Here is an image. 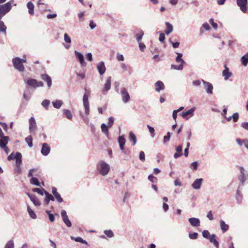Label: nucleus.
Segmentation results:
<instances>
[{
  "instance_id": "nucleus-1",
  "label": "nucleus",
  "mask_w": 248,
  "mask_h": 248,
  "mask_svg": "<svg viewBox=\"0 0 248 248\" xmlns=\"http://www.w3.org/2000/svg\"><path fill=\"white\" fill-rule=\"evenodd\" d=\"M14 67L20 72L24 71V66L23 64V63L26 62V56H23V58L20 59L19 57H16L13 59L12 60Z\"/></svg>"
},
{
  "instance_id": "nucleus-2",
  "label": "nucleus",
  "mask_w": 248,
  "mask_h": 248,
  "mask_svg": "<svg viewBox=\"0 0 248 248\" xmlns=\"http://www.w3.org/2000/svg\"><path fill=\"white\" fill-rule=\"evenodd\" d=\"M98 169L102 175L105 176L108 173L110 170V166L108 164L101 160L98 163Z\"/></svg>"
},
{
  "instance_id": "nucleus-3",
  "label": "nucleus",
  "mask_w": 248,
  "mask_h": 248,
  "mask_svg": "<svg viewBox=\"0 0 248 248\" xmlns=\"http://www.w3.org/2000/svg\"><path fill=\"white\" fill-rule=\"evenodd\" d=\"M11 8L12 4L10 2L0 5V20L11 10Z\"/></svg>"
},
{
  "instance_id": "nucleus-4",
  "label": "nucleus",
  "mask_w": 248,
  "mask_h": 248,
  "mask_svg": "<svg viewBox=\"0 0 248 248\" xmlns=\"http://www.w3.org/2000/svg\"><path fill=\"white\" fill-rule=\"evenodd\" d=\"M25 81L28 85L33 88L43 87L44 86L43 82L38 81L34 78H28Z\"/></svg>"
},
{
  "instance_id": "nucleus-5",
  "label": "nucleus",
  "mask_w": 248,
  "mask_h": 248,
  "mask_svg": "<svg viewBox=\"0 0 248 248\" xmlns=\"http://www.w3.org/2000/svg\"><path fill=\"white\" fill-rule=\"evenodd\" d=\"M195 109V107H193L186 112H183L181 114V116L186 120H188L194 116Z\"/></svg>"
},
{
  "instance_id": "nucleus-6",
  "label": "nucleus",
  "mask_w": 248,
  "mask_h": 248,
  "mask_svg": "<svg viewBox=\"0 0 248 248\" xmlns=\"http://www.w3.org/2000/svg\"><path fill=\"white\" fill-rule=\"evenodd\" d=\"M83 106L85 108V113L88 115L90 113V105L88 101V95L86 93H84L83 97Z\"/></svg>"
},
{
  "instance_id": "nucleus-7",
  "label": "nucleus",
  "mask_w": 248,
  "mask_h": 248,
  "mask_svg": "<svg viewBox=\"0 0 248 248\" xmlns=\"http://www.w3.org/2000/svg\"><path fill=\"white\" fill-rule=\"evenodd\" d=\"M121 94L122 95V101L124 103H127L129 101L130 97L125 88H123L121 89Z\"/></svg>"
},
{
  "instance_id": "nucleus-8",
  "label": "nucleus",
  "mask_w": 248,
  "mask_h": 248,
  "mask_svg": "<svg viewBox=\"0 0 248 248\" xmlns=\"http://www.w3.org/2000/svg\"><path fill=\"white\" fill-rule=\"evenodd\" d=\"M202 82L203 84V87L205 89L206 93L209 95H211L213 94V86L212 84L207 81H206L204 80H202Z\"/></svg>"
},
{
  "instance_id": "nucleus-9",
  "label": "nucleus",
  "mask_w": 248,
  "mask_h": 248,
  "mask_svg": "<svg viewBox=\"0 0 248 248\" xmlns=\"http://www.w3.org/2000/svg\"><path fill=\"white\" fill-rule=\"evenodd\" d=\"M17 159L16 160L15 170L17 173L20 174L22 171L21 168L20 167V165L22 163V155L17 154Z\"/></svg>"
},
{
  "instance_id": "nucleus-10",
  "label": "nucleus",
  "mask_w": 248,
  "mask_h": 248,
  "mask_svg": "<svg viewBox=\"0 0 248 248\" xmlns=\"http://www.w3.org/2000/svg\"><path fill=\"white\" fill-rule=\"evenodd\" d=\"M61 216L63 222L68 227H70L72 226V223L69 219L67 215L66 212L65 210H62L61 212Z\"/></svg>"
},
{
  "instance_id": "nucleus-11",
  "label": "nucleus",
  "mask_w": 248,
  "mask_h": 248,
  "mask_svg": "<svg viewBox=\"0 0 248 248\" xmlns=\"http://www.w3.org/2000/svg\"><path fill=\"white\" fill-rule=\"evenodd\" d=\"M74 52L76 58L78 60L81 65L83 66H86V62L84 61L83 54L80 52L77 51V50H75Z\"/></svg>"
},
{
  "instance_id": "nucleus-12",
  "label": "nucleus",
  "mask_w": 248,
  "mask_h": 248,
  "mask_svg": "<svg viewBox=\"0 0 248 248\" xmlns=\"http://www.w3.org/2000/svg\"><path fill=\"white\" fill-rule=\"evenodd\" d=\"M50 151V147L46 143H44L42 144V149L41 150V154L45 156L47 155Z\"/></svg>"
},
{
  "instance_id": "nucleus-13",
  "label": "nucleus",
  "mask_w": 248,
  "mask_h": 248,
  "mask_svg": "<svg viewBox=\"0 0 248 248\" xmlns=\"http://www.w3.org/2000/svg\"><path fill=\"white\" fill-rule=\"evenodd\" d=\"M237 4L243 13H246L247 12V0H237Z\"/></svg>"
},
{
  "instance_id": "nucleus-14",
  "label": "nucleus",
  "mask_w": 248,
  "mask_h": 248,
  "mask_svg": "<svg viewBox=\"0 0 248 248\" xmlns=\"http://www.w3.org/2000/svg\"><path fill=\"white\" fill-rule=\"evenodd\" d=\"M37 128L36 123L34 117H31L29 120V130L30 133L33 132Z\"/></svg>"
},
{
  "instance_id": "nucleus-15",
  "label": "nucleus",
  "mask_w": 248,
  "mask_h": 248,
  "mask_svg": "<svg viewBox=\"0 0 248 248\" xmlns=\"http://www.w3.org/2000/svg\"><path fill=\"white\" fill-rule=\"evenodd\" d=\"M41 78L47 83V87L50 88L52 86V79L47 74H44L41 75Z\"/></svg>"
},
{
  "instance_id": "nucleus-16",
  "label": "nucleus",
  "mask_w": 248,
  "mask_h": 248,
  "mask_svg": "<svg viewBox=\"0 0 248 248\" xmlns=\"http://www.w3.org/2000/svg\"><path fill=\"white\" fill-rule=\"evenodd\" d=\"M118 141L119 144L120 148L121 151L125 153L124 151V146L125 144V139L124 136H120L118 138Z\"/></svg>"
},
{
  "instance_id": "nucleus-17",
  "label": "nucleus",
  "mask_w": 248,
  "mask_h": 248,
  "mask_svg": "<svg viewBox=\"0 0 248 248\" xmlns=\"http://www.w3.org/2000/svg\"><path fill=\"white\" fill-rule=\"evenodd\" d=\"M203 182L202 178L196 179L192 183V187L195 189H199Z\"/></svg>"
},
{
  "instance_id": "nucleus-18",
  "label": "nucleus",
  "mask_w": 248,
  "mask_h": 248,
  "mask_svg": "<svg viewBox=\"0 0 248 248\" xmlns=\"http://www.w3.org/2000/svg\"><path fill=\"white\" fill-rule=\"evenodd\" d=\"M224 70L222 72V76L224 79L227 80L232 76V73L229 72V68L226 65H224Z\"/></svg>"
},
{
  "instance_id": "nucleus-19",
  "label": "nucleus",
  "mask_w": 248,
  "mask_h": 248,
  "mask_svg": "<svg viewBox=\"0 0 248 248\" xmlns=\"http://www.w3.org/2000/svg\"><path fill=\"white\" fill-rule=\"evenodd\" d=\"M111 77H109L106 81V83L104 85V87L103 90L102 91L103 93L104 94L106 93L108 90H110L111 87Z\"/></svg>"
},
{
  "instance_id": "nucleus-20",
  "label": "nucleus",
  "mask_w": 248,
  "mask_h": 248,
  "mask_svg": "<svg viewBox=\"0 0 248 248\" xmlns=\"http://www.w3.org/2000/svg\"><path fill=\"white\" fill-rule=\"evenodd\" d=\"M28 196L30 198L31 201L33 202V203L37 206H40L41 205V202L39 201V199L34 195H31L29 193H27Z\"/></svg>"
},
{
  "instance_id": "nucleus-21",
  "label": "nucleus",
  "mask_w": 248,
  "mask_h": 248,
  "mask_svg": "<svg viewBox=\"0 0 248 248\" xmlns=\"http://www.w3.org/2000/svg\"><path fill=\"white\" fill-rule=\"evenodd\" d=\"M188 221L193 227H198L200 225V220L198 218L191 217L188 219Z\"/></svg>"
},
{
  "instance_id": "nucleus-22",
  "label": "nucleus",
  "mask_w": 248,
  "mask_h": 248,
  "mask_svg": "<svg viewBox=\"0 0 248 248\" xmlns=\"http://www.w3.org/2000/svg\"><path fill=\"white\" fill-rule=\"evenodd\" d=\"M97 69L101 75L104 74L106 71V67L104 62H101L98 63L97 65Z\"/></svg>"
},
{
  "instance_id": "nucleus-23",
  "label": "nucleus",
  "mask_w": 248,
  "mask_h": 248,
  "mask_svg": "<svg viewBox=\"0 0 248 248\" xmlns=\"http://www.w3.org/2000/svg\"><path fill=\"white\" fill-rule=\"evenodd\" d=\"M240 175L239 177V180L240 181L242 185H243L245 181H246V179L245 178V169L243 167H240Z\"/></svg>"
},
{
  "instance_id": "nucleus-24",
  "label": "nucleus",
  "mask_w": 248,
  "mask_h": 248,
  "mask_svg": "<svg viewBox=\"0 0 248 248\" xmlns=\"http://www.w3.org/2000/svg\"><path fill=\"white\" fill-rule=\"evenodd\" d=\"M155 91L159 92L160 91L163 90L165 88V86L163 83L160 80L157 81L155 84Z\"/></svg>"
},
{
  "instance_id": "nucleus-25",
  "label": "nucleus",
  "mask_w": 248,
  "mask_h": 248,
  "mask_svg": "<svg viewBox=\"0 0 248 248\" xmlns=\"http://www.w3.org/2000/svg\"><path fill=\"white\" fill-rule=\"evenodd\" d=\"M39 171H38L37 169H31L30 170L28 176L29 177H37L39 175Z\"/></svg>"
},
{
  "instance_id": "nucleus-26",
  "label": "nucleus",
  "mask_w": 248,
  "mask_h": 248,
  "mask_svg": "<svg viewBox=\"0 0 248 248\" xmlns=\"http://www.w3.org/2000/svg\"><path fill=\"white\" fill-rule=\"evenodd\" d=\"M210 242L213 243L216 248H219V243L216 239V236L215 234H212L210 235L209 238Z\"/></svg>"
},
{
  "instance_id": "nucleus-27",
  "label": "nucleus",
  "mask_w": 248,
  "mask_h": 248,
  "mask_svg": "<svg viewBox=\"0 0 248 248\" xmlns=\"http://www.w3.org/2000/svg\"><path fill=\"white\" fill-rule=\"evenodd\" d=\"M165 25L167 27L164 32L166 35H169L173 31V26L168 22H165Z\"/></svg>"
},
{
  "instance_id": "nucleus-28",
  "label": "nucleus",
  "mask_w": 248,
  "mask_h": 248,
  "mask_svg": "<svg viewBox=\"0 0 248 248\" xmlns=\"http://www.w3.org/2000/svg\"><path fill=\"white\" fill-rule=\"evenodd\" d=\"M44 194L46 195V199L45 200L46 204H48L50 201H54V197L50 194H49L47 191L44 192Z\"/></svg>"
},
{
  "instance_id": "nucleus-29",
  "label": "nucleus",
  "mask_w": 248,
  "mask_h": 248,
  "mask_svg": "<svg viewBox=\"0 0 248 248\" xmlns=\"http://www.w3.org/2000/svg\"><path fill=\"white\" fill-rule=\"evenodd\" d=\"M27 7L28 8L29 14L31 16L34 15V5L32 2L30 1L27 3Z\"/></svg>"
},
{
  "instance_id": "nucleus-30",
  "label": "nucleus",
  "mask_w": 248,
  "mask_h": 248,
  "mask_svg": "<svg viewBox=\"0 0 248 248\" xmlns=\"http://www.w3.org/2000/svg\"><path fill=\"white\" fill-rule=\"evenodd\" d=\"M220 228L223 232H226L229 230V225L225 223L223 220H220Z\"/></svg>"
},
{
  "instance_id": "nucleus-31",
  "label": "nucleus",
  "mask_w": 248,
  "mask_h": 248,
  "mask_svg": "<svg viewBox=\"0 0 248 248\" xmlns=\"http://www.w3.org/2000/svg\"><path fill=\"white\" fill-rule=\"evenodd\" d=\"M241 62L244 66H246L248 63V52L241 59Z\"/></svg>"
},
{
  "instance_id": "nucleus-32",
  "label": "nucleus",
  "mask_w": 248,
  "mask_h": 248,
  "mask_svg": "<svg viewBox=\"0 0 248 248\" xmlns=\"http://www.w3.org/2000/svg\"><path fill=\"white\" fill-rule=\"evenodd\" d=\"M9 137L8 136H6L4 138V139H2L0 140V147L1 148L4 147L6 146L8 142Z\"/></svg>"
},
{
  "instance_id": "nucleus-33",
  "label": "nucleus",
  "mask_w": 248,
  "mask_h": 248,
  "mask_svg": "<svg viewBox=\"0 0 248 248\" xmlns=\"http://www.w3.org/2000/svg\"><path fill=\"white\" fill-rule=\"evenodd\" d=\"M129 139L130 141H133V145H135L137 142V138L135 135L132 132H130L129 134Z\"/></svg>"
},
{
  "instance_id": "nucleus-34",
  "label": "nucleus",
  "mask_w": 248,
  "mask_h": 248,
  "mask_svg": "<svg viewBox=\"0 0 248 248\" xmlns=\"http://www.w3.org/2000/svg\"><path fill=\"white\" fill-rule=\"evenodd\" d=\"M31 178L30 180V183L36 186H40V183L38 179L35 177H31Z\"/></svg>"
},
{
  "instance_id": "nucleus-35",
  "label": "nucleus",
  "mask_w": 248,
  "mask_h": 248,
  "mask_svg": "<svg viewBox=\"0 0 248 248\" xmlns=\"http://www.w3.org/2000/svg\"><path fill=\"white\" fill-rule=\"evenodd\" d=\"M177 56L175 59L176 62L178 63L181 62L180 64H183V65H184V64L185 63V62L182 59L183 54L180 53H177Z\"/></svg>"
},
{
  "instance_id": "nucleus-36",
  "label": "nucleus",
  "mask_w": 248,
  "mask_h": 248,
  "mask_svg": "<svg viewBox=\"0 0 248 248\" xmlns=\"http://www.w3.org/2000/svg\"><path fill=\"white\" fill-rule=\"evenodd\" d=\"M52 105L55 108H60L62 105V102L61 100H57L52 102Z\"/></svg>"
},
{
  "instance_id": "nucleus-37",
  "label": "nucleus",
  "mask_w": 248,
  "mask_h": 248,
  "mask_svg": "<svg viewBox=\"0 0 248 248\" xmlns=\"http://www.w3.org/2000/svg\"><path fill=\"white\" fill-rule=\"evenodd\" d=\"M6 26L4 22L0 20V33L3 32L4 34H6Z\"/></svg>"
},
{
  "instance_id": "nucleus-38",
  "label": "nucleus",
  "mask_w": 248,
  "mask_h": 248,
  "mask_svg": "<svg viewBox=\"0 0 248 248\" xmlns=\"http://www.w3.org/2000/svg\"><path fill=\"white\" fill-rule=\"evenodd\" d=\"M71 238L72 240H74L76 242H79V243H82V244H86V245L87 244V242L86 241L83 240L80 237H73V236H71Z\"/></svg>"
},
{
  "instance_id": "nucleus-39",
  "label": "nucleus",
  "mask_w": 248,
  "mask_h": 248,
  "mask_svg": "<svg viewBox=\"0 0 248 248\" xmlns=\"http://www.w3.org/2000/svg\"><path fill=\"white\" fill-rule=\"evenodd\" d=\"M31 93L29 89H27L23 93V98L26 100H29L31 98Z\"/></svg>"
},
{
  "instance_id": "nucleus-40",
  "label": "nucleus",
  "mask_w": 248,
  "mask_h": 248,
  "mask_svg": "<svg viewBox=\"0 0 248 248\" xmlns=\"http://www.w3.org/2000/svg\"><path fill=\"white\" fill-rule=\"evenodd\" d=\"M27 211L28 212V213L30 215V216L33 219L36 218L37 217L34 211L29 207L28 206L27 207Z\"/></svg>"
},
{
  "instance_id": "nucleus-41",
  "label": "nucleus",
  "mask_w": 248,
  "mask_h": 248,
  "mask_svg": "<svg viewBox=\"0 0 248 248\" xmlns=\"http://www.w3.org/2000/svg\"><path fill=\"white\" fill-rule=\"evenodd\" d=\"M25 141L27 143L30 147H32V138L31 136L30 135L25 138Z\"/></svg>"
},
{
  "instance_id": "nucleus-42",
  "label": "nucleus",
  "mask_w": 248,
  "mask_h": 248,
  "mask_svg": "<svg viewBox=\"0 0 248 248\" xmlns=\"http://www.w3.org/2000/svg\"><path fill=\"white\" fill-rule=\"evenodd\" d=\"M102 132L106 135H108V126L105 124H102L101 125Z\"/></svg>"
},
{
  "instance_id": "nucleus-43",
  "label": "nucleus",
  "mask_w": 248,
  "mask_h": 248,
  "mask_svg": "<svg viewBox=\"0 0 248 248\" xmlns=\"http://www.w3.org/2000/svg\"><path fill=\"white\" fill-rule=\"evenodd\" d=\"M50 103V102L49 100L45 99L42 101L41 105L46 110H47L48 109V106H49Z\"/></svg>"
},
{
  "instance_id": "nucleus-44",
  "label": "nucleus",
  "mask_w": 248,
  "mask_h": 248,
  "mask_svg": "<svg viewBox=\"0 0 248 248\" xmlns=\"http://www.w3.org/2000/svg\"><path fill=\"white\" fill-rule=\"evenodd\" d=\"M63 113L65 115L66 118L68 119H72L73 115L69 110L68 109H64Z\"/></svg>"
},
{
  "instance_id": "nucleus-45",
  "label": "nucleus",
  "mask_w": 248,
  "mask_h": 248,
  "mask_svg": "<svg viewBox=\"0 0 248 248\" xmlns=\"http://www.w3.org/2000/svg\"><path fill=\"white\" fill-rule=\"evenodd\" d=\"M17 154H21L19 152H16V154H15L14 153H12L8 156V160H10L16 159V160L17 157Z\"/></svg>"
},
{
  "instance_id": "nucleus-46",
  "label": "nucleus",
  "mask_w": 248,
  "mask_h": 248,
  "mask_svg": "<svg viewBox=\"0 0 248 248\" xmlns=\"http://www.w3.org/2000/svg\"><path fill=\"white\" fill-rule=\"evenodd\" d=\"M184 65L183 64H180L179 65H176L174 64H171V68L177 70H182L183 69Z\"/></svg>"
},
{
  "instance_id": "nucleus-47",
  "label": "nucleus",
  "mask_w": 248,
  "mask_h": 248,
  "mask_svg": "<svg viewBox=\"0 0 248 248\" xmlns=\"http://www.w3.org/2000/svg\"><path fill=\"white\" fill-rule=\"evenodd\" d=\"M143 35L144 33L142 31H140L139 33L136 34V39L138 42H140Z\"/></svg>"
},
{
  "instance_id": "nucleus-48",
  "label": "nucleus",
  "mask_w": 248,
  "mask_h": 248,
  "mask_svg": "<svg viewBox=\"0 0 248 248\" xmlns=\"http://www.w3.org/2000/svg\"><path fill=\"white\" fill-rule=\"evenodd\" d=\"M46 213L48 216L49 220L53 222L55 220V217L54 215L51 213L50 211L46 210Z\"/></svg>"
},
{
  "instance_id": "nucleus-49",
  "label": "nucleus",
  "mask_w": 248,
  "mask_h": 248,
  "mask_svg": "<svg viewBox=\"0 0 248 248\" xmlns=\"http://www.w3.org/2000/svg\"><path fill=\"white\" fill-rule=\"evenodd\" d=\"M33 192H36L41 195H43L44 192L46 191L44 189H42L39 188H35L33 189Z\"/></svg>"
},
{
  "instance_id": "nucleus-50",
  "label": "nucleus",
  "mask_w": 248,
  "mask_h": 248,
  "mask_svg": "<svg viewBox=\"0 0 248 248\" xmlns=\"http://www.w3.org/2000/svg\"><path fill=\"white\" fill-rule=\"evenodd\" d=\"M64 40L66 43L68 44H70L71 42L70 37L66 33H65L64 34Z\"/></svg>"
},
{
  "instance_id": "nucleus-51",
  "label": "nucleus",
  "mask_w": 248,
  "mask_h": 248,
  "mask_svg": "<svg viewBox=\"0 0 248 248\" xmlns=\"http://www.w3.org/2000/svg\"><path fill=\"white\" fill-rule=\"evenodd\" d=\"M170 132H168L167 133V135L165 136L163 138V143H166V142H168L170 138Z\"/></svg>"
},
{
  "instance_id": "nucleus-52",
  "label": "nucleus",
  "mask_w": 248,
  "mask_h": 248,
  "mask_svg": "<svg viewBox=\"0 0 248 248\" xmlns=\"http://www.w3.org/2000/svg\"><path fill=\"white\" fill-rule=\"evenodd\" d=\"M4 248H14L13 241L10 240L8 241L6 244Z\"/></svg>"
},
{
  "instance_id": "nucleus-53",
  "label": "nucleus",
  "mask_w": 248,
  "mask_h": 248,
  "mask_svg": "<svg viewBox=\"0 0 248 248\" xmlns=\"http://www.w3.org/2000/svg\"><path fill=\"white\" fill-rule=\"evenodd\" d=\"M139 159L142 162H144L145 160V154L143 151H140V152L139 155Z\"/></svg>"
},
{
  "instance_id": "nucleus-54",
  "label": "nucleus",
  "mask_w": 248,
  "mask_h": 248,
  "mask_svg": "<svg viewBox=\"0 0 248 248\" xmlns=\"http://www.w3.org/2000/svg\"><path fill=\"white\" fill-rule=\"evenodd\" d=\"M198 234L197 232L189 233V237L192 240L196 239L198 238Z\"/></svg>"
},
{
  "instance_id": "nucleus-55",
  "label": "nucleus",
  "mask_w": 248,
  "mask_h": 248,
  "mask_svg": "<svg viewBox=\"0 0 248 248\" xmlns=\"http://www.w3.org/2000/svg\"><path fill=\"white\" fill-rule=\"evenodd\" d=\"M202 236L206 239H209L210 237V233L207 230H204L202 232Z\"/></svg>"
},
{
  "instance_id": "nucleus-56",
  "label": "nucleus",
  "mask_w": 248,
  "mask_h": 248,
  "mask_svg": "<svg viewBox=\"0 0 248 248\" xmlns=\"http://www.w3.org/2000/svg\"><path fill=\"white\" fill-rule=\"evenodd\" d=\"M232 116L233 122H236L238 121L239 116L238 112L234 113Z\"/></svg>"
},
{
  "instance_id": "nucleus-57",
  "label": "nucleus",
  "mask_w": 248,
  "mask_h": 248,
  "mask_svg": "<svg viewBox=\"0 0 248 248\" xmlns=\"http://www.w3.org/2000/svg\"><path fill=\"white\" fill-rule=\"evenodd\" d=\"M54 196L55 197V198H56V199L58 201V202H59L60 203L63 202V199L61 197V195L59 193H58L56 194H55L54 195Z\"/></svg>"
},
{
  "instance_id": "nucleus-58",
  "label": "nucleus",
  "mask_w": 248,
  "mask_h": 248,
  "mask_svg": "<svg viewBox=\"0 0 248 248\" xmlns=\"http://www.w3.org/2000/svg\"><path fill=\"white\" fill-rule=\"evenodd\" d=\"M104 233L108 237L111 238L113 236V232L111 230H105Z\"/></svg>"
},
{
  "instance_id": "nucleus-59",
  "label": "nucleus",
  "mask_w": 248,
  "mask_h": 248,
  "mask_svg": "<svg viewBox=\"0 0 248 248\" xmlns=\"http://www.w3.org/2000/svg\"><path fill=\"white\" fill-rule=\"evenodd\" d=\"M148 129H149V132L150 133V134H151V136L153 138L154 137L155 134V129L153 127H152V126H151L150 125H147Z\"/></svg>"
},
{
  "instance_id": "nucleus-60",
  "label": "nucleus",
  "mask_w": 248,
  "mask_h": 248,
  "mask_svg": "<svg viewBox=\"0 0 248 248\" xmlns=\"http://www.w3.org/2000/svg\"><path fill=\"white\" fill-rule=\"evenodd\" d=\"M148 180L152 183H155L156 181L157 178L154 176L152 174H150L148 177Z\"/></svg>"
},
{
  "instance_id": "nucleus-61",
  "label": "nucleus",
  "mask_w": 248,
  "mask_h": 248,
  "mask_svg": "<svg viewBox=\"0 0 248 248\" xmlns=\"http://www.w3.org/2000/svg\"><path fill=\"white\" fill-rule=\"evenodd\" d=\"M114 123V118L112 117H110L108 119V126L111 127Z\"/></svg>"
},
{
  "instance_id": "nucleus-62",
  "label": "nucleus",
  "mask_w": 248,
  "mask_h": 248,
  "mask_svg": "<svg viewBox=\"0 0 248 248\" xmlns=\"http://www.w3.org/2000/svg\"><path fill=\"white\" fill-rule=\"evenodd\" d=\"M209 22L211 24L212 27L214 29H216L217 28V24L216 23L214 22L213 18H211L209 20Z\"/></svg>"
},
{
  "instance_id": "nucleus-63",
  "label": "nucleus",
  "mask_w": 248,
  "mask_h": 248,
  "mask_svg": "<svg viewBox=\"0 0 248 248\" xmlns=\"http://www.w3.org/2000/svg\"><path fill=\"white\" fill-rule=\"evenodd\" d=\"M165 39V34L161 32L159 34V41L163 42H164Z\"/></svg>"
},
{
  "instance_id": "nucleus-64",
  "label": "nucleus",
  "mask_w": 248,
  "mask_h": 248,
  "mask_svg": "<svg viewBox=\"0 0 248 248\" xmlns=\"http://www.w3.org/2000/svg\"><path fill=\"white\" fill-rule=\"evenodd\" d=\"M241 126L244 129L248 130V122H243Z\"/></svg>"
}]
</instances>
